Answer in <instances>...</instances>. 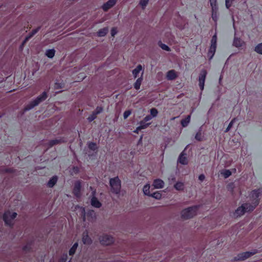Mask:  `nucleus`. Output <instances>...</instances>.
Segmentation results:
<instances>
[{
    "instance_id": "f3484780",
    "label": "nucleus",
    "mask_w": 262,
    "mask_h": 262,
    "mask_svg": "<svg viewBox=\"0 0 262 262\" xmlns=\"http://www.w3.org/2000/svg\"><path fill=\"white\" fill-rule=\"evenodd\" d=\"M91 204L92 206L99 208L101 207L102 204L99 201L96 197H92L91 199Z\"/></svg>"
},
{
    "instance_id": "2f4dec72",
    "label": "nucleus",
    "mask_w": 262,
    "mask_h": 262,
    "mask_svg": "<svg viewBox=\"0 0 262 262\" xmlns=\"http://www.w3.org/2000/svg\"><path fill=\"white\" fill-rule=\"evenodd\" d=\"M140 125L139 126H138L137 127V129H142L146 128L147 126H148L150 124V123H145V122H143V120L140 121Z\"/></svg>"
},
{
    "instance_id": "f257e3e1",
    "label": "nucleus",
    "mask_w": 262,
    "mask_h": 262,
    "mask_svg": "<svg viewBox=\"0 0 262 262\" xmlns=\"http://www.w3.org/2000/svg\"><path fill=\"white\" fill-rule=\"evenodd\" d=\"M199 206H193L184 209L181 212V217L184 220H187L195 216L198 210Z\"/></svg>"
},
{
    "instance_id": "de8ad7c7",
    "label": "nucleus",
    "mask_w": 262,
    "mask_h": 262,
    "mask_svg": "<svg viewBox=\"0 0 262 262\" xmlns=\"http://www.w3.org/2000/svg\"><path fill=\"white\" fill-rule=\"evenodd\" d=\"M234 0H225V5L227 8L229 9L232 5Z\"/></svg>"
},
{
    "instance_id": "49530a36",
    "label": "nucleus",
    "mask_w": 262,
    "mask_h": 262,
    "mask_svg": "<svg viewBox=\"0 0 262 262\" xmlns=\"http://www.w3.org/2000/svg\"><path fill=\"white\" fill-rule=\"evenodd\" d=\"M103 111V107L101 106H97L95 110L93 112L96 114L98 115L101 113Z\"/></svg>"
},
{
    "instance_id": "3c124183",
    "label": "nucleus",
    "mask_w": 262,
    "mask_h": 262,
    "mask_svg": "<svg viewBox=\"0 0 262 262\" xmlns=\"http://www.w3.org/2000/svg\"><path fill=\"white\" fill-rule=\"evenodd\" d=\"M152 117L150 115H148L147 116H146L143 120V122H147L150 120H151L152 119Z\"/></svg>"
},
{
    "instance_id": "c85d7f7f",
    "label": "nucleus",
    "mask_w": 262,
    "mask_h": 262,
    "mask_svg": "<svg viewBox=\"0 0 262 262\" xmlns=\"http://www.w3.org/2000/svg\"><path fill=\"white\" fill-rule=\"evenodd\" d=\"M235 212L238 216L242 215L246 212L243 204L235 210Z\"/></svg>"
},
{
    "instance_id": "e433bc0d",
    "label": "nucleus",
    "mask_w": 262,
    "mask_h": 262,
    "mask_svg": "<svg viewBox=\"0 0 262 262\" xmlns=\"http://www.w3.org/2000/svg\"><path fill=\"white\" fill-rule=\"evenodd\" d=\"M168 181L170 185L173 184L176 182V178L174 174H171L168 178Z\"/></svg>"
},
{
    "instance_id": "680f3d73",
    "label": "nucleus",
    "mask_w": 262,
    "mask_h": 262,
    "mask_svg": "<svg viewBox=\"0 0 262 262\" xmlns=\"http://www.w3.org/2000/svg\"><path fill=\"white\" fill-rule=\"evenodd\" d=\"M63 260L65 261V260H66V259H63Z\"/></svg>"
},
{
    "instance_id": "bf43d9fd",
    "label": "nucleus",
    "mask_w": 262,
    "mask_h": 262,
    "mask_svg": "<svg viewBox=\"0 0 262 262\" xmlns=\"http://www.w3.org/2000/svg\"><path fill=\"white\" fill-rule=\"evenodd\" d=\"M140 129H137V128H136V129L134 131L135 133H138V130H139Z\"/></svg>"
},
{
    "instance_id": "a18cd8bd",
    "label": "nucleus",
    "mask_w": 262,
    "mask_h": 262,
    "mask_svg": "<svg viewBox=\"0 0 262 262\" xmlns=\"http://www.w3.org/2000/svg\"><path fill=\"white\" fill-rule=\"evenodd\" d=\"M97 117V115H96L93 112L92 114L87 118L89 122H92L94 119H95Z\"/></svg>"
},
{
    "instance_id": "393cba45",
    "label": "nucleus",
    "mask_w": 262,
    "mask_h": 262,
    "mask_svg": "<svg viewBox=\"0 0 262 262\" xmlns=\"http://www.w3.org/2000/svg\"><path fill=\"white\" fill-rule=\"evenodd\" d=\"M108 31V30L107 28H103L102 29H100L97 32V35L99 37L104 36L107 33Z\"/></svg>"
},
{
    "instance_id": "5701e85b",
    "label": "nucleus",
    "mask_w": 262,
    "mask_h": 262,
    "mask_svg": "<svg viewBox=\"0 0 262 262\" xmlns=\"http://www.w3.org/2000/svg\"><path fill=\"white\" fill-rule=\"evenodd\" d=\"M143 74V72L142 73L141 76L137 79V80L136 81V82H135V83L134 84V88L136 90H138L140 88V85H141L142 81L143 80V77H142Z\"/></svg>"
},
{
    "instance_id": "aec40b11",
    "label": "nucleus",
    "mask_w": 262,
    "mask_h": 262,
    "mask_svg": "<svg viewBox=\"0 0 262 262\" xmlns=\"http://www.w3.org/2000/svg\"><path fill=\"white\" fill-rule=\"evenodd\" d=\"M58 178L56 176L52 177L47 183V186L49 188H52L57 183Z\"/></svg>"
},
{
    "instance_id": "bb28decb",
    "label": "nucleus",
    "mask_w": 262,
    "mask_h": 262,
    "mask_svg": "<svg viewBox=\"0 0 262 262\" xmlns=\"http://www.w3.org/2000/svg\"><path fill=\"white\" fill-rule=\"evenodd\" d=\"M190 115H188L184 119H182L181 121V125L183 127H186L190 122Z\"/></svg>"
},
{
    "instance_id": "20e7f679",
    "label": "nucleus",
    "mask_w": 262,
    "mask_h": 262,
    "mask_svg": "<svg viewBox=\"0 0 262 262\" xmlns=\"http://www.w3.org/2000/svg\"><path fill=\"white\" fill-rule=\"evenodd\" d=\"M258 253V250L254 249L252 251H247L239 253L236 256L233 258L234 261H243L247 258L251 257V256Z\"/></svg>"
},
{
    "instance_id": "603ef678",
    "label": "nucleus",
    "mask_w": 262,
    "mask_h": 262,
    "mask_svg": "<svg viewBox=\"0 0 262 262\" xmlns=\"http://www.w3.org/2000/svg\"><path fill=\"white\" fill-rule=\"evenodd\" d=\"M86 213L85 212L84 209H83L82 217V220L83 222H85L86 220Z\"/></svg>"
},
{
    "instance_id": "ea45409f",
    "label": "nucleus",
    "mask_w": 262,
    "mask_h": 262,
    "mask_svg": "<svg viewBox=\"0 0 262 262\" xmlns=\"http://www.w3.org/2000/svg\"><path fill=\"white\" fill-rule=\"evenodd\" d=\"M64 87V83H60L58 82H56L54 84V89L58 90L62 89Z\"/></svg>"
},
{
    "instance_id": "72a5a7b5",
    "label": "nucleus",
    "mask_w": 262,
    "mask_h": 262,
    "mask_svg": "<svg viewBox=\"0 0 262 262\" xmlns=\"http://www.w3.org/2000/svg\"><path fill=\"white\" fill-rule=\"evenodd\" d=\"M149 196H151L157 200H160L162 198V194L159 191H157L153 193H151V194H150V195Z\"/></svg>"
},
{
    "instance_id": "2eb2a0df",
    "label": "nucleus",
    "mask_w": 262,
    "mask_h": 262,
    "mask_svg": "<svg viewBox=\"0 0 262 262\" xmlns=\"http://www.w3.org/2000/svg\"><path fill=\"white\" fill-rule=\"evenodd\" d=\"M88 220L91 222H94L96 220V215L95 211L93 210H90L86 213Z\"/></svg>"
},
{
    "instance_id": "37998d69",
    "label": "nucleus",
    "mask_w": 262,
    "mask_h": 262,
    "mask_svg": "<svg viewBox=\"0 0 262 262\" xmlns=\"http://www.w3.org/2000/svg\"><path fill=\"white\" fill-rule=\"evenodd\" d=\"M149 0H140L139 4L141 6L143 9L145 8L146 5L148 4Z\"/></svg>"
},
{
    "instance_id": "1a4fd4ad",
    "label": "nucleus",
    "mask_w": 262,
    "mask_h": 262,
    "mask_svg": "<svg viewBox=\"0 0 262 262\" xmlns=\"http://www.w3.org/2000/svg\"><path fill=\"white\" fill-rule=\"evenodd\" d=\"M81 188V182L80 181H77L75 182L73 193L77 198L80 196V191Z\"/></svg>"
},
{
    "instance_id": "c9c22d12",
    "label": "nucleus",
    "mask_w": 262,
    "mask_h": 262,
    "mask_svg": "<svg viewBox=\"0 0 262 262\" xmlns=\"http://www.w3.org/2000/svg\"><path fill=\"white\" fill-rule=\"evenodd\" d=\"M254 51L259 54L262 55V43H260L258 44L254 49Z\"/></svg>"
},
{
    "instance_id": "473e14b6",
    "label": "nucleus",
    "mask_w": 262,
    "mask_h": 262,
    "mask_svg": "<svg viewBox=\"0 0 262 262\" xmlns=\"http://www.w3.org/2000/svg\"><path fill=\"white\" fill-rule=\"evenodd\" d=\"M150 186L149 184L145 185L143 188V193L145 195L149 196L150 195L149 192Z\"/></svg>"
},
{
    "instance_id": "c03bdc74",
    "label": "nucleus",
    "mask_w": 262,
    "mask_h": 262,
    "mask_svg": "<svg viewBox=\"0 0 262 262\" xmlns=\"http://www.w3.org/2000/svg\"><path fill=\"white\" fill-rule=\"evenodd\" d=\"M195 139L199 141H201L202 140V135L201 130H200L195 135Z\"/></svg>"
},
{
    "instance_id": "6e6d98bb",
    "label": "nucleus",
    "mask_w": 262,
    "mask_h": 262,
    "mask_svg": "<svg viewBox=\"0 0 262 262\" xmlns=\"http://www.w3.org/2000/svg\"><path fill=\"white\" fill-rule=\"evenodd\" d=\"M116 33H117V31H116V30L114 28H113L111 30V35H112V36H114Z\"/></svg>"
},
{
    "instance_id": "dca6fc26",
    "label": "nucleus",
    "mask_w": 262,
    "mask_h": 262,
    "mask_svg": "<svg viewBox=\"0 0 262 262\" xmlns=\"http://www.w3.org/2000/svg\"><path fill=\"white\" fill-rule=\"evenodd\" d=\"M164 185V181L159 179L155 180L152 184V186L156 189H160L163 188Z\"/></svg>"
},
{
    "instance_id": "412c9836",
    "label": "nucleus",
    "mask_w": 262,
    "mask_h": 262,
    "mask_svg": "<svg viewBox=\"0 0 262 262\" xmlns=\"http://www.w3.org/2000/svg\"><path fill=\"white\" fill-rule=\"evenodd\" d=\"M262 193V189L259 188L258 189H255L252 191V197L255 200H257V199L259 196V195Z\"/></svg>"
},
{
    "instance_id": "a878e982",
    "label": "nucleus",
    "mask_w": 262,
    "mask_h": 262,
    "mask_svg": "<svg viewBox=\"0 0 262 262\" xmlns=\"http://www.w3.org/2000/svg\"><path fill=\"white\" fill-rule=\"evenodd\" d=\"M55 53V50L54 49H48V50H46L45 55L48 57H49L50 58H52L54 56Z\"/></svg>"
},
{
    "instance_id": "39448f33",
    "label": "nucleus",
    "mask_w": 262,
    "mask_h": 262,
    "mask_svg": "<svg viewBox=\"0 0 262 262\" xmlns=\"http://www.w3.org/2000/svg\"><path fill=\"white\" fill-rule=\"evenodd\" d=\"M216 42H217V35L216 33L212 36L211 40V45L210 46L208 52V57H209V60H211L213 57L216 49Z\"/></svg>"
},
{
    "instance_id": "4be33fe9",
    "label": "nucleus",
    "mask_w": 262,
    "mask_h": 262,
    "mask_svg": "<svg viewBox=\"0 0 262 262\" xmlns=\"http://www.w3.org/2000/svg\"><path fill=\"white\" fill-rule=\"evenodd\" d=\"M174 188L178 191H182L184 189V184L182 182H177L173 185Z\"/></svg>"
},
{
    "instance_id": "6e6552de",
    "label": "nucleus",
    "mask_w": 262,
    "mask_h": 262,
    "mask_svg": "<svg viewBox=\"0 0 262 262\" xmlns=\"http://www.w3.org/2000/svg\"><path fill=\"white\" fill-rule=\"evenodd\" d=\"M207 74V72L205 69H202L199 74V86L202 91L204 90V83Z\"/></svg>"
},
{
    "instance_id": "9b49d317",
    "label": "nucleus",
    "mask_w": 262,
    "mask_h": 262,
    "mask_svg": "<svg viewBox=\"0 0 262 262\" xmlns=\"http://www.w3.org/2000/svg\"><path fill=\"white\" fill-rule=\"evenodd\" d=\"M259 201L256 200L253 203V205H251L250 203H245L243 204L244 208L246 212L251 211L254 210L256 206L258 204Z\"/></svg>"
},
{
    "instance_id": "9d476101",
    "label": "nucleus",
    "mask_w": 262,
    "mask_h": 262,
    "mask_svg": "<svg viewBox=\"0 0 262 262\" xmlns=\"http://www.w3.org/2000/svg\"><path fill=\"white\" fill-rule=\"evenodd\" d=\"M116 2L117 0H108L102 5V8L104 11L106 12L113 7L116 4Z\"/></svg>"
},
{
    "instance_id": "f8f14e48",
    "label": "nucleus",
    "mask_w": 262,
    "mask_h": 262,
    "mask_svg": "<svg viewBox=\"0 0 262 262\" xmlns=\"http://www.w3.org/2000/svg\"><path fill=\"white\" fill-rule=\"evenodd\" d=\"M187 146H186L184 150L180 154L178 160V162L182 165H186L188 164L187 159L186 157V154L185 152V151L187 148Z\"/></svg>"
},
{
    "instance_id": "58836bf2",
    "label": "nucleus",
    "mask_w": 262,
    "mask_h": 262,
    "mask_svg": "<svg viewBox=\"0 0 262 262\" xmlns=\"http://www.w3.org/2000/svg\"><path fill=\"white\" fill-rule=\"evenodd\" d=\"M221 174H222L225 178H227L231 175V172L228 169H225L221 172Z\"/></svg>"
},
{
    "instance_id": "09e8293b",
    "label": "nucleus",
    "mask_w": 262,
    "mask_h": 262,
    "mask_svg": "<svg viewBox=\"0 0 262 262\" xmlns=\"http://www.w3.org/2000/svg\"><path fill=\"white\" fill-rule=\"evenodd\" d=\"M132 112L130 110L125 111L123 113V118L124 119H126L131 114Z\"/></svg>"
},
{
    "instance_id": "ddd939ff",
    "label": "nucleus",
    "mask_w": 262,
    "mask_h": 262,
    "mask_svg": "<svg viewBox=\"0 0 262 262\" xmlns=\"http://www.w3.org/2000/svg\"><path fill=\"white\" fill-rule=\"evenodd\" d=\"M82 241L85 245H89L92 243V240L89 236L88 231L86 230L83 232Z\"/></svg>"
},
{
    "instance_id": "cd10ccee",
    "label": "nucleus",
    "mask_w": 262,
    "mask_h": 262,
    "mask_svg": "<svg viewBox=\"0 0 262 262\" xmlns=\"http://www.w3.org/2000/svg\"><path fill=\"white\" fill-rule=\"evenodd\" d=\"M88 146L90 149L93 151H95L98 149L97 144L95 142H88Z\"/></svg>"
},
{
    "instance_id": "e2e57ef3",
    "label": "nucleus",
    "mask_w": 262,
    "mask_h": 262,
    "mask_svg": "<svg viewBox=\"0 0 262 262\" xmlns=\"http://www.w3.org/2000/svg\"><path fill=\"white\" fill-rule=\"evenodd\" d=\"M63 260L65 261V260H66V259H63Z\"/></svg>"
},
{
    "instance_id": "f704fd0d",
    "label": "nucleus",
    "mask_w": 262,
    "mask_h": 262,
    "mask_svg": "<svg viewBox=\"0 0 262 262\" xmlns=\"http://www.w3.org/2000/svg\"><path fill=\"white\" fill-rule=\"evenodd\" d=\"M210 5L212 8V10H213L214 12L216 10H217V6L216 4V0H210Z\"/></svg>"
},
{
    "instance_id": "423d86ee",
    "label": "nucleus",
    "mask_w": 262,
    "mask_h": 262,
    "mask_svg": "<svg viewBox=\"0 0 262 262\" xmlns=\"http://www.w3.org/2000/svg\"><path fill=\"white\" fill-rule=\"evenodd\" d=\"M16 216L17 213L16 212H13L11 214L10 211H7L4 214L3 220L6 225L11 226L13 225L12 220L14 219Z\"/></svg>"
},
{
    "instance_id": "6ab92c4d",
    "label": "nucleus",
    "mask_w": 262,
    "mask_h": 262,
    "mask_svg": "<svg viewBox=\"0 0 262 262\" xmlns=\"http://www.w3.org/2000/svg\"><path fill=\"white\" fill-rule=\"evenodd\" d=\"M245 44L244 41H243L241 38L237 37H234L233 45L234 46L236 47H241Z\"/></svg>"
},
{
    "instance_id": "864d4df0",
    "label": "nucleus",
    "mask_w": 262,
    "mask_h": 262,
    "mask_svg": "<svg viewBox=\"0 0 262 262\" xmlns=\"http://www.w3.org/2000/svg\"><path fill=\"white\" fill-rule=\"evenodd\" d=\"M205 177L204 174H201L199 176V179L201 181H204L205 180Z\"/></svg>"
},
{
    "instance_id": "4d7b16f0",
    "label": "nucleus",
    "mask_w": 262,
    "mask_h": 262,
    "mask_svg": "<svg viewBox=\"0 0 262 262\" xmlns=\"http://www.w3.org/2000/svg\"><path fill=\"white\" fill-rule=\"evenodd\" d=\"M92 197H96V189H94V190H93V191L92 192L91 198Z\"/></svg>"
},
{
    "instance_id": "8fccbe9b",
    "label": "nucleus",
    "mask_w": 262,
    "mask_h": 262,
    "mask_svg": "<svg viewBox=\"0 0 262 262\" xmlns=\"http://www.w3.org/2000/svg\"><path fill=\"white\" fill-rule=\"evenodd\" d=\"M217 11L216 10L215 12L213 10H212V19L216 21L217 19Z\"/></svg>"
},
{
    "instance_id": "13d9d810",
    "label": "nucleus",
    "mask_w": 262,
    "mask_h": 262,
    "mask_svg": "<svg viewBox=\"0 0 262 262\" xmlns=\"http://www.w3.org/2000/svg\"><path fill=\"white\" fill-rule=\"evenodd\" d=\"M5 171L6 172H13V170L11 169H6Z\"/></svg>"
},
{
    "instance_id": "052dcab7",
    "label": "nucleus",
    "mask_w": 262,
    "mask_h": 262,
    "mask_svg": "<svg viewBox=\"0 0 262 262\" xmlns=\"http://www.w3.org/2000/svg\"><path fill=\"white\" fill-rule=\"evenodd\" d=\"M90 189L91 190H92V191L94 190V189H93V188L92 186H91V187H90Z\"/></svg>"
},
{
    "instance_id": "79ce46f5",
    "label": "nucleus",
    "mask_w": 262,
    "mask_h": 262,
    "mask_svg": "<svg viewBox=\"0 0 262 262\" xmlns=\"http://www.w3.org/2000/svg\"><path fill=\"white\" fill-rule=\"evenodd\" d=\"M236 120V118H234L231 121V122L229 123L228 127H227V128L226 129L225 132V133H227L228 132L230 129H231V128L233 126V124L234 123V122Z\"/></svg>"
},
{
    "instance_id": "7ed1b4c3",
    "label": "nucleus",
    "mask_w": 262,
    "mask_h": 262,
    "mask_svg": "<svg viewBox=\"0 0 262 262\" xmlns=\"http://www.w3.org/2000/svg\"><path fill=\"white\" fill-rule=\"evenodd\" d=\"M110 185L111 186V191L113 193L118 194L120 193L121 182L118 177L111 178L110 179Z\"/></svg>"
},
{
    "instance_id": "5fc2aeb1",
    "label": "nucleus",
    "mask_w": 262,
    "mask_h": 262,
    "mask_svg": "<svg viewBox=\"0 0 262 262\" xmlns=\"http://www.w3.org/2000/svg\"><path fill=\"white\" fill-rule=\"evenodd\" d=\"M29 39H28V38H27L26 37H25V39L24 40V41H23L21 45V47H23L25 44L29 40Z\"/></svg>"
},
{
    "instance_id": "4c0bfd02",
    "label": "nucleus",
    "mask_w": 262,
    "mask_h": 262,
    "mask_svg": "<svg viewBox=\"0 0 262 262\" xmlns=\"http://www.w3.org/2000/svg\"><path fill=\"white\" fill-rule=\"evenodd\" d=\"M78 246L77 243H75L72 247L69 250V255H73L75 253L76 250Z\"/></svg>"
},
{
    "instance_id": "f03ea898",
    "label": "nucleus",
    "mask_w": 262,
    "mask_h": 262,
    "mask_svg": "<svg viewBox=\"0 0 262 262\" xmlns=\"http://www.w3.org/2000/svg\"><path fill=\"white\" fill-rule=\"evenodd\" d=\"M48 98V94L46 92H42L40 95L37 96L35 99L33 100L27 105L24 108V111H28L35 106L38 105L39 103L45 101Z\"/></svg>"
},
{
    "instance_id": "7c9ffc66",
    "label": "nucleus",
    "mask_w": 262,
    "mask_h": 262,
    "mask_svg": "<svg viewBox=\"0 0 262 262\" xmlns=\"http://www.w3.org/2000/svg\"><path fill=\"white\" fill-rule=\"evenodd\" d=\"M40 27H37L36 29L32 30V31L29 33V34L26 36L27 38H28L30 39L31 37H32L37 32L40 30Z\"/></svg>"
},
{
    "instance_id": "a211bd4d",
    "label": "nucleus",
    "mask_w": 262,
    "mask_h": 262,
    "mask_svg": "<svg viewBox=\"0 0 262 262\" xmlns=\"http://www.w3.org/2000/svg\"><path fill=\"white\" fill-rule=\"evenodd\" d=\"M177 76L176 73V72L173 70H170L167 73L166 78L168 80H174L177 78Z\"/></svg>"
},
{
    "instance_id": "b1692460",
    "label": "nucleus",
    "mask_w": 262,
    "mask_h": 262,
    "mask_svg": "<svg viewBox=\"0 0 262 262\" xmlns=\"http://www.w3.org/2000/svg\"><path fill=\"white\" fill-rule=\"evenodd\" d=\"M142 70V67L141 64H139L137 67L133 70V75L134 78H136L139 74V73Z\"/></svg>"
},
{
    "instance_id": "4468645a",
    "label": "nucleus",
    "mask_w": 262,
    "mask_h": 262,
    "mask_svg": "<svg viewBox=\"0 0 262 262\" xmlns=\"http://www.w3.org/2000/svg\"><path fill=\"white\" fill-rule=\"evenodd\" d=\"M66 141L64 140L63 138L56 139L54 140H50L48 142L49 147H51L57 144H60L61 143H63Z\"/></svg>"
},
{
    "instance_id": "c756f323",
    "label": "nucleus",
    "mask_w": 262,
    "mask_h": 262,
    "mask_svg": "<svg viewBox=\"0 0 262 262\" xmlns=\"http://www.w3.org/2000/svg\"><path fill=\"white\" fill-rule=\"evenodd\" d=\"M158 45L163 50H165L166 51H171L170 48L166 45L163 43L161 41H159L158 42Z\"/></svg>"
},
{
    "instance_id": "0eeeda50",
    "label": "nucleus",
    "mask_w": 262,
    "mask_h": 262,
    "mask_svg": "<svg viewBox=\"0 0 262 262\" xmlns=\"http://www.w3.org/2000/svg\"><path fill=\"white\" fill-rule=\"evenodd\" d=\"M99 240L101 245L105 246L110 245L114 242L113 237L111 235L106 234L100 236Z\"/></svg>"
},
{
    "instance_id": "a19ab883",
    "label": "nucleus",
    "mask_w": 262,
    "mask_h": 262,
    "mask_svg": "<svg viewBox=\"0 0 262 262\" xmlns=\"http://www.w3.org/2000/svg\"><path fill=\"white\" fill-rule=\"evenodd\" d=\"M150 116L153 118L157 116L158 112L156 108H152L150 110Z\"/></svg>"
},
{
    "instance_id": "0e129e2a",
    "label": "nucleus",
    "mask_w": 262,
    "mask_h": 262,
    "mask_svg": "<svg viewBox=\"0 0 262 262\" xmlns=\"http://www.w3.org/2000/svg\"><path fill=\"white\" fill-rule=\"evenodd\" d=\"M69 262H70V261H69Z\"/></svg>"
}]
</instances>
